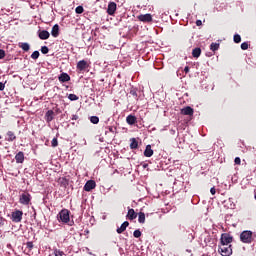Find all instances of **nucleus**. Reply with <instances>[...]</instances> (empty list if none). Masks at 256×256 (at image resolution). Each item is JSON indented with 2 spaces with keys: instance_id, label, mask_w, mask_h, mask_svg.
I'll list each match as a JSON object with an SVG mask.
<instances>
[{
  "instance_id": "393cba45",
  "label": "nucleus",
  "mask_w": 256,
  "mask_h": 256,
  "mask_svg": "<svg viewBox=\"0 0 256 256\" xmlns=\"http://www.w3.org/2000/svg\"><path fill=\"white\" fill-rule=\"evenodd\" d=\"M138 223H145V213H143V212H140L139 214H138Z\"/></svg>"
},
{
  "instance_id": "4468645a",
  "label": "nucleus",
  "mask_w": 256,
  "mask_h": 256,
  "mask_svg": "<svg viewBox=\"0 0 256 256\" xmlns=\"http://www.w3.org/2000/svg\"><path fill=\"white\" fill-rule=\"evenodd\" d=\"M88 65H87V61L85 60H80L77 63V69L78 71H85V69H87Z\"/></svg>"
},
{
  "instance_id": "e433bc0d",
  "label": "nucleus",
  "mask_w": 256,
  "mask_h": 256,
  "mask_svg": "<svg viewBox=\"0 0 256 256\" xmlns=\"http://www.w3.org/2000/svg\"><path fill=\"white\" fill-rule=\"evenodd\" d=\"M26 247L31 251V249H33V242H27Z\"/></svg>"
},
{
  "instance_id": "473e14b6",
  "label": "nucleus",
  "mask_w": 256,
  "mask_h": 256,
  "mask_svg": "<svg viewBox=\"0 0 256 256\" xmlns=\"http://www.w3.org/2000/svg\"><path fill=\"white\" fill-rule=\"evenodd\" d=\"M75 11L78 15H81V13H83L85 10L83 9V6H78L76 7Z\"/></svg>"
},
{
  "instance_id": "f704fd0d",
  "label": "nucleus",
  "mask_w": 256,
  "mask_h": 256,
  "mask_svg": "<svg viewBox=\"0 0 256 256\" xmlns=\"http://www.w3.org/2000/svg\"><path fill=\"white\" fill-rule=\"evenodd\" d=\"M51 145H52V147H57L59 145V141L57 140V138L52 139Z\"/></svg>"
},
{
  "instance_id": "a18cd8bd",
  "label": "nucleus",
  "mask_w": 256,
  "mask_h": 256,
  "mask_svg": "<svg viewBox=\"0 0 256 256\" xmlns=\"http://www.w3.org/2000/svg\"><path fill=\"white\" fill-rule=\"evenodd\" d=\"M184 72H185V73H189V66H186V67L184 68Z\"/></svg>"
},
{
  "instance_id": "ea45409f",
  "label": "nucleus",
  "mask_w": 256,
  "mask_h": 256,
  "mask_svg": "<svg viewBox=\"0 0 256 256\" xmlns=\"http://www.w3.org/2000/svg\"><path fill=\"white\" fill-rule=\"evenodd\" d=\"M71 119L72 121H77V119H79V116L77 114H73Z\"/></svg>"
},
{
  "instance_id": "2eb2a0df",
  "label": "nucleus",
  "mask_w": 256,
  "mask_h": 256,
  "mask_svg": "<svg viewBox=\"0 0 256 256\" xmlns=\"http://www.w3.org/2000/svg\"><path fill=\"white\" fill-rule=\"evenodd\" d=\"M182 115L193 116L194 110L191 106H187L181 110Z\"/></svg>"
},
{
  "instance_id": "a211bd4d",
  "label": "nucleus",
  "mask_w": 256,
  "mask_h": 256,
  "mask_svg": "<svg viewBox=\"0 0 256 256\" xmlns=\"http://www.w3.org/2000/svg\"><path fill=\"white\" fill-rule=\"evenodd\" d=\"M127 219H129L130 221H133V219H137V214L135 213V210L133 208L128 210L127 213Z\"/></svg>"
},
{
  "instance_id": "49530a36",
  "label": "nucleus",
  "mask_w": 256,
  "mask_h": 256,
  "mask_svg": "<svg viewBox=\"0 0 256 256\" xmlns=\"http://www.w3.org/2000/svg\"><path fill=\"white\" fill-rule=\"evenodd\" d=\"M142 167H143V169H147V167H149V164L144 163V164L142 165Z\"/></svg>"
},
{
  "instance_id": "cd10ccee",
  "label": "nucleus",
  "mask_w": 256,
  "mask_h": 256,
  "mask_svg": "<svg viewBox=\"0 0 256 256\" xmlns=\"http://www.w3.org/2000/svg\"><path fill=\"white\" fill-rule=\"evenodd\" d=\"M39 55V51L36 50L31 54V59L37 60L39 59Z\"/></svg>"
},
{
  "instance_id": "a19ab883",
  "label": "nucleus",
  "mask_w": 256,
  "mask_h": 256,
  "mask_svg": "<svg viewBox=\"0 0 256 256\" xmlns=\"http://www.w3.org/2000/svg\"><path fill=\"white\" fill-rule=\"evenodd\" d=\"M5 89V83L0 82V91H4Z\"/></svg>"
},
{
  "instance_id": "412c9836",
  "label": "nucleus",
  "mask_w": 256,
  "mask_h": 256,
  "mask_svg": "<svg viewBox=\"0 0 256 256\" xmlns=\"http://www.w3.org/2000/svg\"><path fill=\"white\" fill-rule=\"evenodd\" d=\"M144 157H153V149H151V145H147L144 150Z\"/></svg>"
},
{
  "instance_id": "de8ad7c7",
  "label": "nucleus",
  "mask_w": 256,
  "mask_h": 256,
  "mask_svg": "<svg viewBox=\"0 0 256 256\" xmlns=\"http://www.w3.org/2000/svg\"><path fill=\"white\" fill-rule=\"evenodd\" d=\"M54 113H56V115H58V113H61V110L59 108H56Z\"/></svg>"
},
{
  "instance_id": "3c124183",
  "label": "nucleus",
  "mask_w": 256,
  "mask_h": 256,
  "mask_svg": "<svg viewBox=\"0 0 256 256\" xmlns=\"http://www.w3.org/2000/svg\"><path fill=\"white\" fill-rule=\"evenodd\" d=\"M62 180L67 181L65 178H63Z\"/></svg>"
},
{
  "instance_id": "c03bdc74",
  "label": "nucleus",
  "mask_w": 256,
  "mask_h": 256,
  "mask_svg": "<svg viewBox=\"0 0 256 256\" xmlns=\"http://www.w3.org/2000/svg\"><path fill=\"white\" fill-rule=\"evenodd\" d=\"M196 25L197 27H201V25H203V22L201 20H197Z\"/></svg>"
},
{
  "instance_id": "79ce46f5",
  "label": "nucleus",
  "mask_w": 256,
  "mask_h": 256,
  "mask_svg": "<svg viewBox=\"0 0 256 256\" xmlns=\"http://www.w3.org/2000/svg\"><path fill=\"white\" fill-rule=\"evenodd\" d=\"M130 95H133V97H137V91L131 90Z\"/></svg>"
},
{
  "instance_id": "bb28decb",
  "label": "nucleus",
  "mask_w": 256,
  "mask_h": 256,
  "mask_svg": "<svg viewBox=\"0 0 256 256\" xmlns=\"http://www.w3.org/2000/svg\"><path fill=\"white\" fill-rule=\"evenodd\" d=\"M90 122L93 123V125H97V123H99V117L91 116L90 117Z\"/></svg>"
},
{
  "instance_id": "a878e982",
  "label": "nucleus",
  "mask_w": 256,
  "mask_h": 256,
  "mask_svg": "<svg viewBox=\"0 0 256 256\" xmlns=\"http://www.w3.org/2000/svg\"><path fill=\"white\" fill-rule=\"evenodd\" d=\"M210 50L211 51H219V43H215V42L211 43Z\"/></svg>"
},
{
  "instance_id": "c9c22d12",
  "label": "nucleus",
  "mask_w": 256,
  "mask_h": 256,
  "mask_svg": "<svg viewBox=\"0 0 256 256\" xmlns=\"http://www.w3.org/2000/svg\"><path fill=\"white\" fill-rule=\"evenodd\" d=\"M241 41V35L235 34L234 35V43H239Z\"/></svg>"
},
{
  "instance_id": "8fccbe9b",
  "label": "nucleus",
  "mask_w": 256,
  "mask_h": 256,
  "mask_svg": "<svg viewBox=\"0 0 256 256\" xmlns=\"http://www.w3.org/2000/svg\"><path fill=\"white\" fill-rule=\"evenodd\" d=\"M109 131L113 133V127H109Z\"/></svg>"
},
{
  "instance_id": "f8f14e48",
  "label": "nucleus",
  "mask_w": 256,
  "mask_h": 256,
  "mask_svg": "<svg viewBox=\"0 0 256 256\" xmlns=\"http://www.w3.org/2000/svg\"><path fill=\"white\" fill-rule=\"evenodd\" d=\"M58 79H59L60 83H67V81H71V76H69V74H67V73H62V74H60Z\"/></svg>"
},
{
  "instance_id": "20e7f679",
  "label": "nucleus",
  "mask_w": 256,
  "mask_h": 256,
  "mask_svg": "<svg viewBox=\"0 0 256 256\" xmlns=\"http://www.w3.org/2000/svg\"><path fill=\"white\" fill-rule=\"evenodd\" d=\"M220 245H231L233 243V237L227 233L221 235Z\"/></svg>"
},
{
  "instance_id": "f03ea898",
  "label": "nucleus",
  "mask_w": 256,
  "mask_h": 256,
  "mask_svg": "<svg viewBox=\"0 0 256 256\" xmlns=\"http://www.w3.org/2000/svg\"><path fill=\"white\" fill-rule=\"evenodd\" d=\"M240 241L248 245L253 243V232L251 230H244L240 234Z\"/></svg>"
},
{
  "instance_id": "2f4dec72",
  "label": "nucleus",
  "mask_w": 256,
  "mask_h": 256,
  "mask_svg": "<svg viewBox=\"0 0 256 256\" xmlns=\"http://www.w3.org/2000/svg\"><path fill=\"white\" fill-rule=\"evenodd\" d=\"M65 252L61 251V250H54V256H64Z\"/></svg>"
},
{
  "instance_id": "1a4fd4ad",
  "label": "nucleus",
  "mask_w": 256,
  "mask_h": 256,
  "mask_svg": "<svg viewBox=\"0 0 256 256\" xmlns=\"http://www.w3.org/2000/svg\"><path fill=\"white\" fill-rule=\"evenodd\" d=\"M45 121L47 123H51V121H53V119H55V111L53 110H48L46 113H45V117H44Z\"/></svg>"
},
{
  "instance_id": "9b49d317",
  "label": "nucleus",
  "mask_w": 256,
  "mask_h": 256,
  "mask_svg": "<svg viewBox=\"0 0 256 256\" xmlns=\"http://www.w3.org/2000/svg\"><path fill=\"white\" fill-rule=\"evenodd\" d=\"M38 37L42 39V41H45L51 37V34L47 30H42L39 32Z\"/></svg>"
},
{
  "instance_id": "09e8293b",
  "label": "nucleus",
  "mask_w": 256,
  "mask_h": 256,
  "mask_svg": "<svg viewBox=\"0 0 256 256\" xmlns=\"http://www.w3.org/2000/svg\"><path fill=\"white\" fill-rule=\"evenodd\" d=\"M33 211H34L33 217L35 219V217H37V212H35V208H33Z\"/></svg>"
},
{
  "instance_id": "f257e3e1",
  "label": "nucleus",
  "mask_w": 256,
  "mask_h": 256,
  "mask_svg": "<svg viewBox=\"0 0 256 256\" xmlns=\"http://www.w3.org/2000/svg\"><path fill=\"white\" fill-rule=\"evenodd\" d=\"M71 212L68 209H62L58 215L57 219L59 223H64L65 225H69L70 227L74 225V221H71Z\"/></svg>"
},
{
  "instance_id": "39448f33",
  "label": "nucleus",
  "mask_w": 256,
  "mask_h": 256,
  "mask_svg": "<svg viewBox=\"0 0 256 256\" xmlns=\"http://www.w3.org/2000/svg\"><path fill=\"white\" fill-rule=\"evenodd\" d=\"M19 203H21V205H29V203H31V194L25 192L20 195Z\"/></svg>"
},
{
  "instance_id": "72a5a7b5",
  "label": "nucleus",
  "mask_w": 256,
  "mask_h": 256,
  "mask_svg": "<svg viewBox=\"0 0 256 256\" xmlns=\"http://www.w3.org/2000/svg\"><path fill=\"white\" fill-rule=\"evenodd\" d=\"M133 236L136 238V239H139V237H141V230H135L133 232Z\"/></svg>"
},
{
  "instance_id": "ddd939ff",
  "label": "nucleus",
  "mask_w": 256,
  "mask_h": 256,
  "mask_svg": "<svg viewBox=\"0 0 256 256\" xmlns=\"http://www.w3.org/2000/svg\"><path fill=\"white\" fill-rule=\"evenodd\" d=\"M129 227V222L125 221L121 224V226L119 228H117V233L119 235H121V233H124L126 231V229Z\"/></svg>"
},
{
  "instance_id": "37998d69",
  "label": "nucleus",
  "mask_w": 256,
  "mask_h": 256,
  "mask_svg": "<svg viewBox=\"0 0 256 256\" xmlns=\"http://www.w3.org/2000/svg\"><path fill=\"white\" fill-rule=\"evenodd\" d=\"M210 193H211V195H215V193H217V191L215 190V187H212L210 189Z\"/></svg>"
},
{
  "instance_id": "7ed1b4c3",
  "label": "nucleus",
  "mask_w": 256,
  "mask_h": 256,
  "mask_svg": "<svg viewBox=\"0 0 256 256\" xmlns=\"http://www.w3.org/2000/svg\"><path fill=\"white\" fill-rule=\"evenodd\" d=\"M219 252L222 256H230L233 254V249L231 248V245L220 244Z\"/></svg>"
},
{
  "instance_id": "7c9ffc66",
  "label": "nucleus",
  "mask_w": 256,
  "mask_h": 256,
  "mask_svg": "<svg viewBox=\"0 0 256 256\" xmlns=\"http://www.w3.org/2000/svg\"><path fill=\"white\" fill-rule=\"evenodd\" d=\"M241 49H242V51H247V49H249V43L243 42L241 44Z\"/></svg>"
},
{
  "instance_id": "423d86ee",
  "label": "nucleus",
  "mask_w": 256,
  "mask_h": 256,
  "mask_svg": "<svg viewBox=\"0 0 256 256\" xmlns=\"http://www.w3.org/2000/svg\"><path fill=\"white\" fill-rule=\"evenodd\" d=\"M23 219V211L16 210L12 213V221L14 223H21V220Z\"/></svg>"
},
{
  "instance_id": "f3484780",
  "label": "nucleus",
  "mask_w": 256,
  "mask_h": 256,
  "mask_svg": "<svg viewBox=\"0 0 256 256\" xmlns=\"http://www.w3.org/2000/svg\"><path fill=\"white\" fill-rule=\"evenodd\" d=\"M15 139H17V136H15V133H13V131H8L5 141H8L9 143H11V142L15 141Z\"/></svg>"
},
{
  "instance_id": "4be33fe9",
  "label": "nucleus",
  "mask_w": 256,
  "mask_h": 256,
  "mask_svg": "<svg viewBox=\"0 0 256 256\" xmlns=\"http://www.w3.org/2000/svg\"><path fill=\"white\" fill-rule=\"evenodd\" d=\"M52 37H59V24H55L51 31Z\"/></svg>"
},
{
  "instance_id": "58836bf2",
  "label": "nucleus",
  "mask_w": 256,
  "mask_h": 256,
  "mask_svg": "<svg viewBox=\"0 0 256 256\" xmlns=\"http://www.w3.org/2000/svg\"><path fill=\"white\" fill-rule=\"evenodd\" d=\"M234 163H235L236 165H241V158L236 157L235 160H234Z\"/></svg>"
},
{
  "instance_id": "603ef678",
  "label": "nucleus",
  "mask_w": 256,
  "mask_h": 256,
  "mask_svg": "<svg viewBox=\"0 0 256 256\" xmlns=\"http://www.w3.org/2000/svg\"><path fill=\"white\" fill-rule=\"evenodd\" d=\"M0 139H2V136L0 135Z\"/></svg>"
},
{
  "instance_id": "6e6552de",
  "label": "nucleus",
  "mask_w": 256,
  "mask_h": 256,
  "mask_svg": "<svg viewBox=\"0 0 256 256\" xmlns=\"http://www.w3.org/2000/svg\"><path fill=\"white\" fill-rule=\"evenodd\" d=\"M138 19L142 21V23H151L153 16L151 14H141L138 16Z\"/></svg>"
},
{
  "instance_id": "c756f323",
  "label": "nucleus",
  "mask_w": 256,
  "mask_h": 256,
  "mask_svg": "<svg viewBox=\"0 0 256 256\" xmlns=\"http://www.w3.org/2000/svg\"><path fill=\"white\" fill-rule=\"evenodd\" d=\"M41 53H42L43 55H47V53H49V47H47V46H42V47H41Z\"/></svg>"
},
{
  "instance_id": "5701e85b",
  "label": "nucleus",
  "mask_w": 256,
  "mask_h": 256,
  "mask_svg": "<svg viewBox=\"0 0 256 256\" xmlns=\"http://www.w3.org/2000/svg\"><path fill=\"white\" fill-rule=\"evenodd\" d=\"M192 57H195L198 59V57H201V48H194L192 50Z\"/></svg>"
},
{
  "instance_id": "b1692460",
  "label": "nucleus",
  "mask_w": 256,
  "mask_h": 256,
  "mask_svg": "<svg viewBox=\"0 0 256 256\" xmlns=\"http://www.w3.org/2000/svg\"><path fill=\"white\" fill-rule=\"evenodd\" d=\"M130 141V149H137V147H139V142H137V139L132 138Z\"/></svg>"
},
{
  "instance_id": "4c0bfd02",
  "label": "nucleus",
  "mask_w": 256,
  "mask_h": 256,
  "mask_svg": "<svg viewBox=\"0 0 256 256\" xmlns=\"http://www.w3.org/2000/svg\"><path fill=\"white\" fill-rule=\"evenodd\" d=\"M5 58V50L0 49V59H4Z\"/></svg>"
},
{
  "instance_id": "6ab92c4d",
  "label": "nucleus",
  "mask_w": 256,
  "mask_h": 256,
  "mask_svg": "<svg viewBox=\"0 0 256 256\" xmlns=\"http://www.w3.org/2000/svg\"><path fill=\"white\" fill-rule=\"evenodd\" d=\"M126 122L128 123V125H135V123H137V117H135L134 115H128L126 117Z\"/></svg>"
},
{
  "instance_id": "c85d7f7f",
  "label": "nucleus",
  "mask_w": 256,
  "mask_h": 256,
  "mask_svg": "<svg viewBox=\"0 0 256 256\" xmlns=\"http://www.w3.org/2000/svg\"><path fill=\"white\" fill-rule=\"evenodd\" d=\"M68 99L70 101H77L79 99V96H77L75 94H69Z\"/></svg>"
},
{
  "instance_id": "dca6fc26",
  "label": "nucleus",
  "mask_w": 256,
  "mask_h": 256,
  "mask_svg": "<svg viewBox=\"0 0 256 256\" xmlns=\"http://www.w3.org/2000/svg\"><path fill=\"white\" fill-rule=\"evenodd\" d=\"M15 160L16 163H23V161H25V154L22 151L18 152L15 155Z\"/></svg>"
},
{
  "instance_id": "0eeeda50",
  "label": "nucleus",
  "mask_w": 256,
  "mask_h": 256,
  "mask_svg": "<svg viewBox=\"0 0 256 256\" xmlns=\"http://www.w3.org/2000/svg\"><path fill=\"white\" fill-rule=\"evenodd\" d=\"M95 187H97V183H95V180H88L84 185V191H93Z\"/></svg>"
},
{
  "instance_id": "aec40b11",
  "label": "nucleus",
  "mask_w": 256,
  "mask_h": 256,
  "mask_svg": "<svg viewBox=\"0 0 256 256\" xmlns=\"http://www.w3.org/2000/svg\"><path fill=\"white\" fill-rule=\"evenodd\" d=\"M18 47H20V49H22V51H26V52L29 51V49H31V46L27 42H20L18 44Z\"/></svg>"
},
{
  "instance_id": "9d476101",
  "label": "nucleus",
  "mask_w": 256,
  "mask_h": 256,
  "mask_svg": "<svg viewBox=\"0 0 256 256\" xmlns=\"http://www.w3.org/2000/svg\"><path fill=\"white\" fill-rule=\"evenodd\" d=\"M115 11H117V4L115 2H110L108 4V9H107L108 15H115Z\"/></svg>"
}]
</instances>
